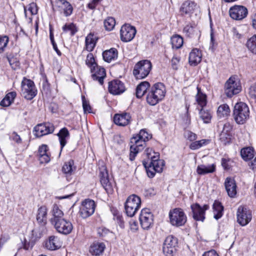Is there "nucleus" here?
<instances>
[{
	"label": "nucleus",
	"mask_w": 256,
	"mask_h": 256,
	"mask_svg": "<svg viewBox=\"0 0 256 256\" xmlns=\"http://www.w3.org/2000/svg\"><path fill=\"white\" fill-rule=\"evenodd\" d=\"M86 63L88 66L90 68L91 72H92L93 70H94V68L97 66L96 64L94 62V58L93 55L92 54H88Z\"/></svg>",
	"instance_id": "47"
},
{
	"label": "nucleus",
	"mask_w": 256,
	"mask_h": 256,
	"mask_svg": "<svg viewBox=\"0 0 256 256\" xmlns=\"http://www.w3.org/2000/svg\"><path fill=\"white\" fill-rule=\"evenodd\" d=\"M146 142L136 136H133L130 140L132 145L130 147V159L133 160L138 152L142 150L145 146Z\"/></svg>",
	"instance_id": "11"
},
{
	"label": "nucleus",
	"mask_w": 256,
	"mask_h": 256,
	"mask_svg": "<svg viewBox=\"0 0 256 256\" xmlns=\"http://www.w3.org/2000/svg\"><path fill=\"white\" fill-rule=\"evenodd\" d=\"M143 164L146 170L148 176L149 178H153L156 171L154 170V168H152L153 167L152 166L148 164V162H146V160L143 161Z\"/></svg>",
	"instance_id": "49"
},
{
	"label": "nucleus",
	"mask_w": 256,
	"mask_h": 256,
	"mask_svg": "<svg viewBox=\"0 0 256 256\" xmlns=\"http://www.w3.org/2000/svg\"><path fill=\"white\" fill-rule=\"evenodd\" d=\"M229 160L225 158H222V165L224 170H229L230 167L228 164Z\"/></svg>",
	"instance_id": "63"
},
{
	"label": "nucleus",
	"mask_w": 256,
	"mask_h": 256,
	"mask_svg": "<svg viewBox=\"0 0 256 256\" xmlns=\"http://www.w3.org/2000/svg\"><path fill=\"white\" fill-rule=\"evenodd\" d=\"M141 206V200L139 196L135 194L129 196L124 204L126 212L128 216L132 217L134 216Z\"/></svg>",
	"instance_id": "4"
},
{
	"label": "nucleus",
	"mask_w": 256,
	"mask_h": 256,
	"mask_svg": "<svg viewBox=\"0 0 256 256\" xmlns=\"http://www.w3.org/2000/svg\"><path fill=\"white\" fill-rule=\"evenodd\" d=\"M125 90L124 83L118 80H114L108 84V90L113 94H120L124 92Z\"/></svg>",
	"instance_id": "20"
},
{
	"label": "nucleus",
	"mask_w": 256,
	"mask_h": 256,
	"mask_svg": "<svg viewBox=\"0 0 256 256\" xmlns=\"http://www.w3.org/2000/svg\"><path fill=\"white\" fill-rule=\"evenodd\" d=\"M92 72L93 73L92 75V79L94 80H98L99 84L102 85L104 83V79L106 76L104 68L97 66Z\"/></svg>",
	"instance_id": "24"
},
{
	"label": "nucleus",
	"mask_w": 256,
	"mask_h": 256,
	"mask_svg": "<svg viewBox=\"0 0 256 256\" xmlns=\"http://www.w3.org/2000/svg\"><path fill=\"white\" fill-rule=\"evenodd\" d=\"M232 128V125L229 122H226L224 124L222 132L226 133H230Z\"/></svg>",
	"instance_id": "61"
},
{
	"label": "nucleus",
	"mask_w": 256,
	"mask_h": 256,
	"mask_svg": "<svg viewBox=\"0 0 256 256\" xmlns=\"http://www.w3.org/2000/svg\"><path fill=\"white\" fill-rule=\"evenodd\" d=\"M82 107L84 112H91V107L88 102L84 99V97H82Z\"/></svg>",
	"instance_id": "57"
},
{
	"label": "nucleus",
	"mask_w": 256,
	"mask_h": 256,
	"mask_svg": "<svg viewBox=\"0 0 256 256\" xmlns=\"http://www.w3.org/2000/svg\"><path fill=\"white\" fill-rule=\"evenodd\" d=\"M224 186L228 196L234 198L236 194V184L234 179L227 178L225 180Z\"/></svg>",
	"instance_id": "22"
},
{
	"label": "nucleus",
	"mask_w": 256,
	"mask_h": 256,
	"mask_svg": "<svg viewBox=\"0 0 256 256\" xmlns=\"http://www.w3.org/2000/svg\"><path fill=\"white\" fill-rule=\"evenodd\" d=\"M200 118L204 122L208 123L211 120V114L208 110H204L202 108L200 112Z\"/></svg>",
	"instance_id": "48"
},
{
	"label": "nucleus",
	"mask_w": 256,
	"mask_h": 256,
	"mask_svg": "<svg viewBox=\"0 0 256 256\" xmlns=\"http://www.w3.org/2000/svg\"><path fill=\"white\" fill-rule=\"evenodd\" d=\"M213 210L214 218L218 220L220 219L223 214L224 207L221 203L218 201H215L213 204Z\"/></svg>",
	"instance_id": "36"
},
{
	"label": "nucleus",
	"mask_w": 256,
	"mask_h": 256,
	"mask_svg": "<svg viewBox=\"0 0 256 256\" xmlns=\"http://www.w3.org/2000/svg\"><path fill=\"white\" fill-rule=\"evenodd\" d=\"M62 242L58 236H52L49 237L48 240L46 243V247L49 250H54L62 247Z\"/></svg>",
	"instance_id": "23"
},
{
	"label": "nucleus",
	"mask_w": 256,
	"mask_h": 256,
	"mask_svg": "<svg viewBox=\"0 0 256 256\" xmlns=\"http://www.w3.org/2000/svg\"><path fill=\"white\" fill-rule=\"evenodd\" d=\"M104 24L106 29L110 31L114 28L116 24V21L114 18L108 17L104 21Z\"/></svg>",
	"instance_id": "46"
},
{
	"label": "nucleus",
	"mask_w": 256,
	"mask_h": 256,
	"mask_svg": "<svg viewBox=\"0 0 256 256\" xmlns=\"http://www.w3.org/2000/svg\"><path fill=\"white\" fill-rule=\"evenodd\" d=\"M229 13L232 19L242 20L247 16L248 10L244 6L235 5L230 8Z\"/></svg>",
	"instance_id": "13"
},
{
	"label": "nucleus",
	"mask_w": 256,
	"mask_h": 256,
	"mask_svg": "<svg viewBox=\"0 0 256 256\" xmlns=\"http://www.w3.org/2000/svg\"><path fill=\"white\" fill-rule=\"evenodd\" d=\"M54 130V126L51 123L40 124L34 128V135L38 138H40L52 133Z\"/></svg>",
	"instance_id": "15"
},
{
	"label": "nucleus",
	"mask_w": 256,
	"mask_h": 256,
	"mask_svg": "<svg viewBox=\"0 0 256 256\" xmlns=\"http://www.w3.org/2000/svg\"><path fill=\"white\" fill-rule=\"evenodd\" d=\"M230 133H226L222 132L220 134V140L224 145L230 143Z\"/></svg>",
	"instance_id": "51"
},
{
	"label": "nucleus",
	"mask_w": 256,
	"mask_h": 256,
	"mask_svg": "<svg viewBox=\"0 0 256 256\" xmlns=\"http://www.w3.org/2000/svg\"><path fill=\"white\" fill-rule=\"evenodd\" d=\"M183 43V38L179 35L176 34L171 38L172 48L178 49L182 46Z\"/></svg>",
	"instance_id": "40"
},
{
	"label": "nucleus",
	"mask_w": 256,
	"mask_h": 256,
	"mask_svg": "<svg viewBox=\"0 0 256 256\" xmlns=\"http://www.w3.org/2000/svg\"><path fill=\"white\" fill-rule=\"evenodd\" d=\"M224 91L228 97L231 98L241 91V86L239 82L236 80L235 78L230 77L225 83Z\"/></svg>",
	"instance_id": "7"
},
{
	"label": "nucleus",
	"mask_w": 256,
	"mask_h": 256,
	"mask_svg": "<svg viewBox=\"0 0 256 256\" xmlns=\"http://www.w3.org/2000/svg\"><path fill=\"white\" fill-rule=\"evenodd\" d=\"M48 148L46 144H42L39 147L38 155L40 163H48L50 160V158L47 153Z\"/></svg>",
	"instance_id": "27"
},
{
	"label": "nucleus",
	"mask_w": 256,
	"mask_h": 256,
	"mask_svg": "<svg viewBox=\"0 0 256 256\" xmlns=\"http://www.w3.org/2000/svg\"><path fill=\"white\" fill-rule=\"evenodd\" d=\"M246 46L252 52L256 54V34L248 40Z\"/></svg>",
	"instance_id": "43"
},
{
	"label": "nucleus",
	"mask_w": 256,
	"mask_h": 256,
	"mask_svg": "<svg viewBox=\"0 0 256 256\" xmlns=\"http://www.w3.org/2000/svg\"><path fill=\"white\" fill-rule=\"evenodd\" d=\"M184 137L190 141H194L196 140V135L190 131L187 130L184 132Z\"/></svg>",
	"instance_id": "56"
},
{
	"label": "nucleus",
	"mask_w": 256,
	"mask_h": 256,
	"mask_svg": "<svg viewBox=\"0 0 256 256\" xmlns=\"http://www.w3.org/2000/svg\"><path fill=\"white\" fill-rule=\"evenodd\" d=\"M238 222L242 226L246 225L252 219L250 210L242 206H240L237 211Z\"/></svg>",
	"instance_id": "16"
},
{
	"label": "nucleus",
	"mask_w": 256,
	"mask_h": 256,
	"mask_svg": "<svg viewBox=\"0 0 256 256\" xmlns=\"http://www.w3.org/2000/svg\"><path fill=\"white\" fill-rule=\"evenodd\" d=\"M139 220L141 226L144 230H148L153 226V214L148 208H143L141 210Z\"/></svg>",
	"instance_id": "8"
},
{
	"label": "nucleus",
	"mask_w": 256,
	"mask_h": 256,
	"mask_svg": "<svg viewBox=\"0 0 256 256\" xmlns=\"http://www.w3.org/2000/svg\"><path fill=\"white\" fill-rule=\"evenodd\" d=\"M240 155L244 160H249L254 156V150L250 147L243 148L241 150Z\"/></svg>",
	"instance_id": "38"
},
{
	"label": "nucleus",
	"mask_w": 256,
	"mask_h": 256,
	"mask_svg": "<svg viewBox=\"0 0 256 256\" xmlns=\"http://www.w3.org/2000/svg\"><path fill=\"white\" fill-rule=\"evenodd\" d=\"M196 100L198 105L201 107L202 108L206 105V95L198 92L196 96Z\"/></svg>",
	"instance_id": "52"
},
{
	"label": "nucleus",
	"mask_w": 256,
	"mask_h": 256,
	"mask_svg": "<svg viewBox=\"0 0 256 256\" xmlns=\"http://www.w3.org/2000/svg\"><path fill=\"white\" fill-rule=\"evenodd\" d=\"M74 165V162L73 160H70L66 162L62 168L63 172L66 176L72 174L74 171L76 170V167Z\"/></svg>",
	"instance_id": "39"
},
{
	"label": "nucleus",
	"mask_w": 256,
	"mask_h": 256,
	"mask_svg": "<svg viewBox=\"0 0 256 256\" xmlns=\"http://www.w3.org/2000/svg\"><path fill=\"white\" fill-rule=\"evenodd\" d=\"M96 38L94 34H90L86 38V48L88 51L92 52L96 44Z\"/></svg>",
	"instance_id": "34"
},
{
	"label": "nucleus",
	"mask_w": 256,
	"mask_h": 256,
	"mask_svg": "<svg viewBox=\"0 0 256 256\" xmlns=\"http://www.w3.org/2000/svg\"><path fill=\"white\" fill-rule=\"evenodd\" d=\"M74 26L72 24H70L68 25H64L62 27V29L64 31L66 32V31H71L72 34L73 35L74 34Z\"/></svg>",
	"instance_id": "62"
},
{
	"label": "nucleus",
	"mask_w": 256,
	"mask_h": 256,
	"mask_svg": "<svg viewBox=\"0 0 256 256\" xmlns=\"http://www.w3.org/2000/svg\"><path fill=\"white\" fill-rule=\"evenodd\" d=\"M216 170V166L214 164L205 166L201 164L198 166L196 172L198 174L204 175L208 173H212Z\"/></svg>",
	"instance_id": "31"
},
{
	"label": "nucleus",
	"mask_w": 256,
	"mask_h": 256,
	"mask_svg": "<svg viewBox=\"0 0 256 256\" xmlns=\"http://www.w3.org/2000/svg\"><path fill=\"white\" fill-rule=\"evenodd\" d=\"M194 28L192 26L187 25L184 28V32L188 36H191L194 34Z\"/></svg>",
	"instance_id": "55"
},
{
	"label": "nucleus",
	"mask_w": 256,
	"mask_h": 256,
	"mask_svg": "<svg viewBox=\"0 0 256 256\" xmlns=\"http://www.w3.org/2000/svg\"><path fill=\"white\" fill-rule=\"evenodd\" d=\"M209 208L208 204L201 206L198 204H193L191 206L192 212V217L196 221L203 222L205 219V212Z\"/></svg>",
	"instance_id": "14"
},
{
	"label": "nucleus",
	"mask_w": 256,
	"mask_h": 256,
	"mask_svg": "<svg viewBox=\"0 0 256 256\" xmlns=\"http://www.w3.org/2000/svg\"><path fill=\"white\" fill-rule=\"evenodd\" d=\"M58 137L60 144V152H62L63 148L66 144V138H68L70 136V133L68 130L66 128H62L59 132L57 134Z\"/></svg>",
	"instance_id": "28"
},
{
	"label": "nucleus",
	"mask_w": 256,
	"mask_h": 256,
	"mask_svg": "<svg viewBox=\"0 0 256 256\" xmlns=\"http://www.w3.org/2000/svg\"><path fill=\"white\" fill-rule=\"evenodd\" d=\"M146 101L150 105L155 106L160 100L152 91L150 90L146 96Z\"/></svg>",
	"instance_id": "44"
},
{
	"label": "nucleus",
	"mask_w": 256,
	"mask_h": 256,
	"mask_svg": "<svg viewBox=\"0 0 256 256\" xmlns=\"http://www.w3.org/2000/svg\"><path fill=\"white\" fill-rule=\"evenodd\" d=\"M51 212L52 216V218L50 220L52 224L56 222L57 220H60L64 218H62L64 213L56 204L54 205Z\"/></svg>",
	"instance_id": "30"
},
{
	"label": "nucleus",
	"mask_w": 256,
	"mask_h": 256,
	"mask_svg": "<svg viewBox=\"0 0 256 256\" xmlns=\"http://www.w3.org/2000/svg\"><path fill=\"white\" fill-rule=\"evenodd\" d=\"M180 58L177 56H174L171 60L172 66L174 70H177L178 68V64H179Z\"/></svg>",
	"instance_id": "58"
},
{
	"label": "nucleus",
	"mask_w": 256,
	"mask_h": 256,
	"mask_svg": "<svg viewBox=\"0 0 256 256\" xmlns=\"http://www.w3.org/2000/svg\"><path fill=\"white\" fill-rule=\"evenodd\" d=\"M94 202L89 199L84 201L80 207V214L83 218H86L92 215L95 210Z\"/></svg>",
	"instance_id": "10"
},
{
	"label": "nucleus",
	"mask_w": 256,
	"mask_h": 256,
	"mask_svg": "<svg viewBox=\"0 0 256 256\" xmlns=\"http://www.w3.org/2000/svg\"><path fill=\"white\" fill-rule=\"evenodd\" d=\"M230 109L227 104L220 106L218 108L217 114L220 118H226L230 114Z\"/></svg>",
	"instance_id": "37"
},
{
	"label": "nucleus",
	"mask_w": 256,
	"mask_h": 256,
	"mask_svg": "<svg viewBox=\"0 0 256 256\" xmlns=\"http://www.w3.org/2000/svg\"><path fill=\"white\" fill-rule=\"evenodd\" d=\"M146 154L148 158L147 161H146V162H152L153 160L159 158V154L158 152H154L150 148H148L146 150Z\"/></svg>",
	"instance_id": "42"
},
{
	"label": "nucleus",
	"mask_w": 256,
	"mask_h": 256,
	"mask_svg": "<svg viewBox=\"0 0 256 256\" xmlns=\"http://www.w3.org/2000/svg\"><path fill=\"white\" fill-rule=\"evenodd\" d=\"M10 139L14 141L17 144L22 142V140L17 132H14L10 136Z\"/></svg>",
	"instance_id": "54"
},
{
	"label": "nucleus",
	"mask_w": 256,
	"mask_h": 256,
	"mask_svg": "<svg viewBox=\"0 0 256 256\" xmlns=\"http://www.w3.org/2000/svg\"><path fill=\"white\" fill-rule=\"evenodd\" d=\"M105 248V245L102 242H94L90 248V252L92 255L98 256L101 254Z\"/></svg>",
	"instance_id": "29"
},
{
	"label": "nucleus",
	"mask_w": 256,
	"mask_h": 256,
	"mask_svg": "<svg viewBox=\"0 0 256 256\" xmlns=\"http://www.w3.org/2000/svg\"><path fill=\"white\" fill-rule=\"evenodd\" d=\"M100 182L107 193H112L113 192V187L110 182L108 173L106 169L100 171Z\"/></svg>",
	"instance_id": "21"
},
{
	"label": "nucleus",
	"mask_w": 256,
	"mask_h": 256,
	"mask_svg": "<svg viewBox=\"0 0 256 256\" xmlns=\"http://www.w3.org/2000/svg\"><path fill=\"white\" fill-rule=\"evenodd\" d=\"M170 223L173 226L179 227L184 226L187 220V217L184 210L180 208H175L169 212Z\"/></svg>",
	"instance_id": "5"
},
{
	"label": "nucleus",
	"mask_w": 256,
	"mask_h": 256,
	"mask_svg": "<svg viewBox=\"0 0 256 256\" xmlns=\"http://www.w3.org/2000/svg\"><path fill=\"white\" fill-rule=\"evenodd\" d=\"M249 108L246 103L240 102L235 104L233 110V116L237 124H244L249 118Z\"/></svg>",
	"instance_id": "2"
},
{
	"label": "nucleus",
	"mask_w": 256,
	"mask_h": 256,
	"mask_svg": "<svg viewBox=\"0 0 256 256\" xmlns=\"http://www.w3.org/2000/svg\"><path fill=\"white\" fill-rule=\"evenodd\" d=\"M135 136L141 139L145 142L150 139L152 137V135L148 134V132L144 130H140L139 134Z\"/></svg>",
	"instance_id": "50"
},
{
	"label": "nucleus",
	"mask_w": 256,
	"mask_h": 256,
	"mask_svg": "<svg viewBox=\"0 0 256 256\" xmlns=\"http://www.w3.org/2000/svg\"><path fill=\"white\" fill-rule=\"evenodd\" d=\"M202 256H219L218 254L214 250H211L206 252H205Z\"/></svg>",
	"instance_id": "64"
},
{
	"label": "nucleus",
	"mask_w": 256,
	"mask_h": 256,
	"mask_svg": "<svg viewBox=\"0 0 256 256\" xmlns=\"http://www.w3.org/2000/svg\"><path fill=\"white\" fill-rule=\"evenodd\" d=\"M152 64L148 60H140L137 62L133 70V74L138 80L146 77L152 69Z\"/></svg>",
	"instance_id": "3"
},
{
	"label": "nucleus",
	"mask_w": 256,
	"mask_h": 256,
	"mask_svg": "<svg viewBox=\"0 0 256 256\" xmlns=\"http://www.w3.org/2000/svg\"><path fill=\"white\" fill-rule=\"evenodd\" d=\"M202 60V54L196 48L190 53L189 63L191 66H195L199 64Z\"/></svg>",
	"instance_id": "26"
},
{
	"label": "nucleus",
	"mask_w": 256,
	"mask_h": 256,
	"mask_svg": "<svg viewBox=\"0 0 256 256\" xmlns=\"http://www.w3.org/2000/svg\"><path fill=\"white\" fill-rule=\"evenodd\" d=\"M178 240L172 236H168L163 244V252L166 256H172L176 251Z\"/></svg>",
	"instance_id": "9"
},
{
	"label": "nucleus",
	"mask_w": 256,
	"mask_h": 256,
	"mask_svg": "<svg viewBox=\"0 0 256 256\" xmlns=\"http://www.w3.org/2000/svg\"><path fill=\"white\" fill-rule=\"evenodd\" d=\"M148 164L153 167L154 170H156L158 172H161L162 171L163 167L164 165V161L159 158L156 160H153L152 162H148Z\"/></svg>",
	"instance_id": "41"
},
{
	"label": "nucleus",
	"mask_w": 256,
	"mask_h": 256,
	"mask_svg": "<svg viewBox=\"0 0 256 256\" xmlns=\"http://www.w3.org/2000/svg\"><path fill=\"white\" fill-rule=\"evenodd\" d=\"M55 6L61 13L63 12L65 16H70L72 12V5L66 0H56Z\"/></svg>",
	"instance_id": "18"
},
{
	"label": "nucleus",
	"mask_w": 256,
	"mask_h": 256,
	"mask_svg": "<svg viewBox=\"0 0 256 256\" xmlns=\"http://www.w3.org/2000/svg\"><path fill=\"white\" fill-rule=\"evenodd\" d=\"M136 32L134 26L125 24L122 26L120 30V40L124 42H130L134 38Z\"/></svg>",
	"instance_id": "12"
},
{
	"label": "nucleus",
	"mask_w": 256,
	"mask_h": 256,
	"mask_svg": "<svg viewBox=\"0 0 256 256\" xmlns=\"http://www.w3.org/2000/svg\"><path fill=\"white\" fill-rule=\"evenodd\" d=\"M37 90L34 82L30 80L24 78L22 82V95L26 100H32L36 94Z\"/></svg>",
	"instance_id": "6"
},
{
	"label": "nucleus",
	"mask_w": 256,
	"mask_h": 256,
	"mask_svg": "<svg viewBox=\"0 0 256 256\" xmlns=\"http://www.w3.org/2000/svg\"><path fill=\"white\" fill-rule=\"evenodd\" d=\"M47 213L48 208L44 206H41L38 210L36 218L41 226L38 228H35L32 230V236L35 240L40 238L44 232V226L47 222Z\"/></svg>",
	"instance_id": "1"
},
{
	"label": "nucleus",
	"mask_w": 256,
	"mask_h": 256,
	"mask_svg": "<svg viewBox=\"0 0 256 256\" xmlns=\"http://www.w3.org/2000/svg\"><path fill=\"white\" fill-rule=\"evenodd\" d=\"M8 42V38L7 36H0V53L4 51Z\"/></svg>",
	"instance_id": "53"
},
{
	"label": "nucleus",
	"mask_w": 256,
	"mask_h": 256,
	"mask_svg": "<svg viewBox=\"0 0 256 256\" xmlns=\"http://www.w3.org/2000/svg\"><path fill=\"white\" fill-rule=\"evenodd\" d=\"M150 90L152 91L160 100H162L164 98L166 92L164 84L161 82L155 84L151 88Z\"/></svg>",
	"instance_id": "25"
},
{
	"label": "nucleus",
	"mask_w": 256,
	"mask_h": 256,
	"mask_svg": "<svg viewBox=\"0 0 256 256\" xmlns=\"http://www.w3.org/2000/svg\"><path fill=\"white\" fill-rule=\"evenodd\" d=\"M249 95L251 98H256V84L251 86L250 88Z\"/></svg>",
	"instance_id": "59"
},
{
	"label": "nucleus",
	"mask_w": 256,
	"mask_h": 256,
	"mask_svg": "<svg viewBox=\"0 0 256 256\" xmlns=\"http://www.w3.org/2000/svg\"><path fill=\"white\" fill-rule=\"evenodd\" d=\"M131 118L130 113L122 112L121 114H116L114 116V122L118 126H124L130 124Z\"/></svg>",
	"instance_id": "19"
},
{
	"label": "nucleus",
	"mask_w": 256,
	"mask_h": 256,
	"mask_svg": "<svg viewBox=\"0 0 256 256\" xmlns=\"http://www.w3.org/2000/svg\"><path fill=\"white\" fill-rule=\"evenodd\" d=\"M52 224L58 232L64 234H69L72 230V223L64 218L60 220H57V222Z\"/></svg>",
	"instance_id": "17"
},
{
	"label": "nucleus",
	"mask_w": 256,
	"mask_h": 256,
	"mask_svg": "<svg viewBox=\"0 0 256 256\" xmlns=\"http://www.w3.org/2000/svg\"><path fill=\"white\" fill-rule=\"evenodd\" d=\"M150 84L148 82H143L140 83L136 88V96L138 98H142L146 92Z\"/></svg>",
	"instance_id": "35"
},
{
	"label": "nucleus",
	"mask_w": 256,
	"mask_h": 256,
	"mask_svg": "<svg viewBox=\"0 0 256 256\" xmlns=\"http://www.w3.org/2000/svg\"><path fill=\"white\" fill-rule=\"evenodd\" d=\"M16 92H10L8 93L5 97L8 101H10V103L12 104L15 98L16 97Z\"/></svg>",
	"instance_id": "60"
},
{
	"label": "nucleus",
	"mask_w": 256,
	"mask_h": 256,
	"mask_svg": "<svg viewBox=\"0 0 256 256\" xmlns=\"http://www.w3.org/2000/svg\"><path fill=\"white\" fill-rule=\"evenodd\" d=\"M196 6V5L194 2L186 1L182 4L180 11L185 14H190L193 12Z\"/></svg>",
	"instance_id": "32"
},
{
	"label": "nucleus",
	"mask_w": 256,
	"mask_h": 256,
	"mask_svg": "<svg viewBox=\"0 0 256 256\" xmlns=\"http://www.w3.org/2000/svg\"><path fill=\"white\" fill-rule=\"evenodd\" d=\"M210 140H200L192 142L190 145V148L192 150H197L204 146H206L209 144Z\"/></svg>",
	"instance_id": "45"
},
{
	"label": "nucleus",
	"mask_w": 256,
	"mask_h": 256,
	"mask_svg": "<svg viewBox=\"0 0 256 256\" xmlns=\"http://www.w3.org/2000/svg\"><path fill=\"white\" fill-rule=\"evenodd\" d=\"M104 61L108 62L115 60L118 57V50L114 48H112L108 50L104 51L102 54Z\"/></svg>",
	"instance_id": "33"
}]
</instances>
